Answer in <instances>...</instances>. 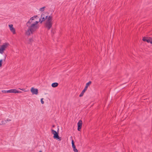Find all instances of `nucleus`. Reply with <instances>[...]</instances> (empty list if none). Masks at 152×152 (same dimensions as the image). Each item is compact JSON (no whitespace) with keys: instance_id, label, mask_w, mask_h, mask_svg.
Segmentation results:
<instances>
[{"instance_id":"24","label":"nucleus","mask_w":152,"mask_h":152,"mask_svg":"<svg viewBox=\"0 0 152 152\" xmlns=\"http://www.w3.org/2000/svg\"><path fill=\"white\" fill-rule=\"evenodd\" d=\"M72 148L75 147V144L72 145Z\"/></svg>"},{"instance_id":"10","label":"nucleus","mask_w":152,"mask_h":152,"mask_svg":"<svg viewBox=\"0 0 152 152\" xmlns=\"http://www.w3.org/2000/svg\"><path fill=\"white\" fill-rule=\"evenodd\" d=\"M53 137L54 138L58 140L59 141H61V137L59 136L58 133L57 132L53 134Z\"/></svg>"},{"instance_id":"3","label":"nucleus","mask_w":152,"mask_h":152,"mask_svg":"<svg viewBox=\"0 0 152 152\" xmlns=\"http://www.w3.org/2000/svg\"><path fill=\"white\" fill-rule=\"evenodd\" d=\"M48 17V16L46 15L45 13H42L41 15V18L39 19V22L40 21V23L44 21L47 19Z\"/></svg>"},{"instance_id":"23","label":"nucleus","mask_w":152,"mask_h":152,"mask_svg":"<svg viewBox=\"0 0 152 152\" xmlns=\"http://www.w3.org/2000/svg\"><path fill=\"white\" fill-rule=\"evenodd\" d=\"M6 121H7H7H11V120L9 119H7Z\"/></svg>"},{"instance_id":"20","label":"nucleus","mask_w":152,"mask_h":152,"mask_svg":"<svg viewBox=\"0 0 152 152\" xmlns=\"http://www.w3.org/2000/svg\"><path fill=\"white\" fill-rule=\"evenodd\" d=\"M2 60L1 59L0 60V67L1 66H2Z\"/></svg>"},{"instance_id":"12","label":"nucleus","mask_w":152,"mask_h":152,"mask_svg":"<svg viewBox=\"0 0 152 152\" xmlns=\"http://www.w3.org/2000/svg\"><path fill=\"white\" fill-rule=\"evenodd\" d=\"M46 19L47 20L46 21V22H52V16H50L49 17L48 16Z\"/></svg>"},{"instance_id":"19","label":"nucleus","mask_w":152,"mask_h":152,"mask_svg":"<svg viewBox=\"0 0 152 152\" xmlns=\"http://www.w3.org/2000/svg\"><path fill=\"white\" fill-rule=\"evenodd\" d=\"M8 90L7 91H5V90H2L1 91V92L3 93H9L8 91Z\"/></svg>"},{"instance_id":"14","label":"nucleus","mask_w":152,"mask_h":152,"mask_svg":"<svg viewBox=\"0 0 152 152\" xmlns=\"http://www.w3.org/2000/svg\"><path fill=\"white\" fill-rule=\"evenodd\" d=\"M45 8V7H42L40 8L39 9V11L41 12H43L44 11V10Z\"/></svg>"},{"instance_id":"13","label":"nucleus","mask_w":152,"mask_h":152,"mask_svg":"<svg viewBox=\"0 0 152 152\" xmlns=\"http://www.w3.org/2000/svg\"><path fill=\"white\" fill-rule=\"evenodd\" d=\"M58 85V83H54L52 84L51 86L55 88L57 87Z\"/></svg>"},{"instance_id":"21","label":"nucleus","mask_w":152,"mask_h":152,"mask_svg":"<svg viewBox=\"0 0 152 152\" xmlns=\"http://www.w3.org/2000/svg\"><path fill=\"white\" fill-rule=\"evenodd\" d=\"M43 98L41 99V102L42 104H44V102L43 101Z\"/></svg>"},{"instance_id":"8","label":"nucleus","mask_w":152,"mask_h":152,"mask_svg":"<svg viewBox=\"0 0 152 152\" xmlns=\"http://www.w3.org/2000/svg\"><path fill=\"white\" fill-rule=\"evenodd\" d=\"M31 91L33 94H35L37 95L38 93V90L36 88H31Z\"/></svg>"},{"instance_id":"18","label":"nucleus","mask_w":152,"mask_h":152,"mask_svg":"<svg viewBox=\"0 0 152 152\" xmlns=\"http://www.w3.org/2000/svg\"><path fill=\"white\" fill-rule=\"evenodd\" d=\"M73 151L75 152H77L78 150L76 149V147L73 148Z\"/></svg>"},{"instance_id":"27","label":"nucleus","mask_w":152,"mask_h":152,"mask_svg":"<svg viewBox=\"0 0 152 152\" xmlns=\"http://www.w3.org/2000/svg\"><path fill=\"white\" fill-rule=\"evenodd\" d=\"M39 152H42V151H40Z\"/></svg>"},{"instance_id":"6","label":"nucleus","mask_w":152,"mask_h":152,"mask_svg":"<svg viewBox=\"0 0 152 152\" xmlns=\"http://www.w3.org/2000/svg\"><path fill=\"white\" fill-rule=\"evenodd\" d=\"M142 40L144 41H146L148 43H150L152 44V39L151 37L147 38L144 37L143 38Z\"/></svg>"},{"instance_id":"1","label":"nucleus","mask_w":152,"mask_h":152,"mask_svg":"<svg viewBox=\"0 0 152 152\" xmlns=\"http://www.w3.org/2000/svg\"><path fill=\"white\" fill-rule=\"evenodd\" d=\"M37 17V15L34 16L31 18L27 22L26 25L28 27V29L26 32V35H30L39 28V26L38 23L39 21H33L34 20V18H36Z\"/></svg>"},{"instance_id":"9","label":"nucleus","mask_w":152,"mask_h":152,"mask_svg":"<svg viewBox=\"0 0 152 152\" xmlns=\"http://www.w3.org/2000/svg\"><path fill=\"white\" fill-rule=\"evenodd\" d=\"M10 31L13 33V34H15L16 33L15 29L13 27V25L10 24L9 25Z\"/></svg>"},{"instance_id":"2","label":"nucleus","mask_w":152,"mask_h":152,"mask_svg":"<svg viewBox=\"0 0 152 152\" xmlns=\"http://www.w3.org/2000/svg\"><path fill=\"white\" fill-rule=\"evenodd\" d=\"M91 83V81H89V82L87 83L86 85V86L83 89V90L82 91L81 94L79 95L80 97H82V96L84 93L87 90V88H88V87L90 85Z\"/></svg>"},{"instance_id":"7","label":"nucleus","mask_w":152,"mask_h":152,"mask_svg":"<svg viewBox=\"0 0 152 152\" xmlns=\"http://www.w3.org/2000/svg\"><path fill=\"white\" fill-rule=\"evenodd\" d=\"M82 121L81 120H80L77 123V130L78 131H80L82 128Z\"/></svg>"},{"instance_id":"22","label":"nucleus","mask_w":152,"mask_h":152,"mask_svg":"<svg viewBox=\"0 0 152 152\" xmlns=\"http://www.w3.org/2000/svg\"><path fill=\"white\" fill-rule=\"evenodd\" d=\"M72 145L75 144L74 141L73 140H72Z\"/></svg>"},{"instance_id":"5","label":"nucleus","mask_w":152,"mask_h":152,"mask_svg":"<svg viewBox=\"0 0 152 152\" xmlns=\"http://www.w3.org/2000/svg\"><path fill=\"white\" fill-rule=\"evenodd\" d=\"M53 24L52 22H46L45 23V27L48 30H49L52 27Z\"/></svg>"},{"instance_id":"26","label":"nucleus","mask_w":152,"mask_h":152,"mask_svg":"<svg viewBox=\"0 0 152 152\" xmlns=\"http://www.w3.org/2000/svg\"><path fill=\"white\" fill-rule=\"evenodd\" d=\"M55 127V125H53V127Z\"/></svg>"},{"instance_id":"25","label":"nucleus","mask_w":152,"mask_h":152,"mask_svg":"<svg viewBox=\"0 0 152 152\" xmlns=\"http://www.w3.org/2000/svg\"><path fill=\"white\" fill-rule=\"evenodd\" d=\"M21 90H22V91H24V90L25 89H21Z\"/></svg>"},{"instance_id":"11","label":"nucleus","mask_w":152,"mask_h":152,"mask_svg":"<svg viewBox=\"0 0 152 152\" xmlns=\"http://www.w3.org/2000/svg\"><path fill=\"white\" fill-rule=\"evenodd\" d=\"M8 91V92H9V93H18L21 92L18 91L16 90L15 89H11L9 90Z\"/></svg>"},{"instance_id":"4","label":"nucleus","mask_w":152,"mask_h":152,"mask_svg":"<svg viewBox=\"0 0 152 152\" xmlns=\"http://www.w3.org/2000/svg\"><path fill=\"white\" fill-rule=\"evenodd\" d=\"M7 44L5 43L1 45V47L0 48V53L2 54L4 53V51L6 48L7 46Z\"/></svg>"},{"instance_id":"15","label":"nucleus","mask_w":152,"mask_h":152,"mask_svg":"<svg viewBox=\"0 0 152 152\" xmlns=\"http://www.w3.org/2000/svg\"><path fill=\"white\" fill-rule=\"evenodd\" d=\"M7 123L6 121H2L1 123H0V125H4Z\"/></svg>"},{"instance_id":"16","label":"nucleus","mask_w":152,"mask_h":152,"mask_svg":"<svg viewBox=\"0 0 152 152\" xmlns=\"http://www.w3.org/2000/svg\"><path fill=\"white\" fill-rule=\"evenodd\" d=\"M33 40L32 39H31V38L29 39L28 41V43L29 44H31V43L33 42Z\"/></svg>"},{"instance_id":"17","label":"nucleus","mask_w":152,"mask_h":152,"mask_svg":"<svg viewBox=\"0 0 152 152\" xmlns=\"http://www.w3.org/2000/svg\"><path fill=\"white\" fill-rule=\"evenodd\" d=\"M51 132H52V133L53 134H55V133H57V132L56 131L54 130H53V129H51Z\"/></svg>"}]
</instances>
